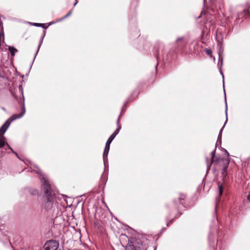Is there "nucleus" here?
<instances>
[{
	"label": "nucleus",
	"instance_id": "obj_18",
	"mask_svg": "<svg viewBox=\"0 0 250 250\" xmlns=\"http://www.w3.org/2000/svg\"><path fill=\"white\" fill-rule=\"evenodd\" d=\"M206 53L209 55H211L212 54V51L210 49H206L205 50Z\"/></svg>",
	"mask_w": 250,
	"mask_h": 250
},
{
	"label": "nucleus",
	"instance_id": "obj_1",
	"mask_svg": "<svg viewBox=\"0 0 250 250\" xmlns=\"http://www.w3.org/2000/svg\"><path fill=\"white\" fill-rule=\"evenodd\" d=\"M33 170L41 176L42 187L45 194L43 197L42 207L46 211H52L53 212L56 207V202L51 193V185L46 176L42 173L38 167H36Z\"/></svg>",
	"mask_w": 250,
	"mask_h": 250
},
{
	"label": "nucleus",
	"instance_id": "obj_3",
	"mask_svg": "<svg viewBox=\"0 0 250 250\" xmlns=\"http://www.w3.org/2000/svg\"><path fill=\"white\" fill-rule=\"evenodd\" d=\"M21 110L22 111L20 114L13 115L11 117V120L9 122V120H8L0 128V138L2 137L3 134L6 132L11 122L16 119H20L23 116L25 113V108L24 104L22 107Z\"/></svg>",
	"mask_w": 250,
	"mask_h": 250
},
{
	"label": "nucleus",
	"instance_id": "obj_24",
	"mask_svg": "<svg viewBox=\"0 0 250 250\" xmlns=\"http://www.w3.org/2000/svg\"><path fill=\"white\" fill-rule=\"evenodd\" d=\"M2 24V23L0 21V26H1Z\"/></svg>",
	"mask_w": 250,
	"mask_h": 250
},
{
	"label": "nucleus",
	"instance_id": "obj_30",
	"mask_svg": "<svg viewBox=\"0 0 250 250\" xmlns=\"http://www.w3.org/2000/svg\"><path fill=\"white\" fill-rule=\"evenodd\" d=\"M2 35L3 36L4 35V33L2 32Z\"/></svg>",
	"mask_w": 250,
	"mask_h": 250
},
{
	"label": "nucleus",
	"instance_id": "obj_31",
	"mask_svg": "<svg viewBox=\"0 0 250 250\" xmlns=\"http://www.w3.org/2000/svg\"><path fill=\"white\" fill-rule=\"evenodd\" d=\"M204 0V1H205L206 0Z\"/></svg>",
	"mask_w": 250,
	"mask_h": 250
},
{
	"label": "nucleus",
	"instance_id": "obj_4",
	"mask_svg": "<svg viewBox=\"0 0 250 250\" xmlns=\"http://www.w3.org/2000/svg\"><path fill=\"white\" fill-rule=\"evenodd\" d=\"M218 234V231L216 229L212 230L208 235V241L209 245L214 248L215 246L217 244V235Z\"/></svg>",
	"mask_w": 250,
	"mask_h": 250
},
{
	"label": "nucleus",
	"instance_id": "obj_20",
	"mask_svg": "<svg viewBox=\"0 0 250 250\" xmlns=\"http://www.w3.org/2000/svg\"><path fill=\"white\" fill-rule=\"evenodd\" d=\"M156 55L157 58H158L159 57V55H160L159 53V52H157Z\"/></svg>",
	"mask_w": 250,
	"mask_h": 250
},
{
	"label": "nucleus",
	"instance_id": "obj_5",
	"mask_svg": "<svg viewBox=\"0 0 250 250\" xmlns=\"http://www.w3.org/2000/svg\"><path fill=\"white\" fill-rule=\"evenodd\" d=\"M59 244L56 241L50 240L46 242L43 247L46 250H57Z\"/></svg>",
	"mask_w": 250,
	"mask_h": 250
},
{
	"label": "nucleus",
	"instance_id": "obj_8",
	"mask_svg": "<svg viewBox=\"0 0 250 250\" xmlns=\"http://www.w3.org/2000/svg\"><path fill=\"white\" fill-rule=\"evenodd\" d=\"M185 195L184 194H180L178 200H174V203L177 208H180V206H183L184 203Z\"/></svg>",
	"mask_w": 250,
	"mask_h": 250
},
{
	"label": "nucleus",
	"instance_id": "obj_22",
	"mask_svg": "<svg viewBox=\"0 0 250 250\" xmlns=\"http://www.w3.org/2000/svg\"><path fill=\"white\" fill-rule=\"evenodd\" d=\"M248 199L250 201V194H249L248 196Z\"/></svg>",
	"mask_w": 250,
	"mask_h": 250
},
{
	"label": "nucleus",
	"instance_id": "obj_10",
	"mask_svg": "<svg viewBox=\"0 0 250 250\" xmlns=\"http://www.w3.org/2000/svg\"><path fill=\"white\" fill-rule=\"evenodd\" d=\"M119 118H118L117 122V125L118 127L116 129V130L113 132V133L110 136V137L111 138V139H110V140L109 142H110L111 140H113V139L115 138L116 135L119 133V132L121 128V126L119 124Z\"/></svg>",
	"mask_w": 250,
	"mask_h": 250
},
{
	"label": "nucleus",
	"instance_id": "obj_11",
	"mask_svg": "<svg viewBox=\"0 0 250 250\" xmlns=\"http://www.w3.org/2000/svg\"><path fill=\"white\" fill-rule=\"evenodd\" d=\"M45 33H46V31L45 30H44L43 31V34H42V36L41 37V39H40V42H39V46H38V49H37V52H36V53L35 54V57H36V56L37 55L38 51H39V50L40 49V46H41L42 43V42H43V39H44V37L45 35Z\"/></svg>",
	"mask_w": 250,
	"mask_h": 250
},
{
	"label": "nucleus",
	"instance_id": "obj_7",
	"mask_svg": "<svg viewBox=\"0 0 250 250\" xmlns=\"http://www.w3.org/2000/svg\"><path fill=\"white\" fill-rule=\"evenodd\" d=\"M223 86L224 87V83L223 84ZM224 94H225V104H226V110H225V112H226V121L225 122V124L223 125V126L222 127V128L220 129V132H219V135H218V141H219V140H221V137H222V131L227 122V121H228V116H227V100H226V93H225V89L224 88Z\"/></svg>",
	"mask_w": 250,
	"mask_h": 250
},
{
	"label": "nucleus",
	"instance_id": "obj_21",
	"mask_svg": "<svg viewBox=\"0 0 250 250\" xmlns=\"http://www.w3.org/2000/svg\"><path fill=\"white\" fill-rule=\"evenodd\" d=\"M244 12H245V14H247L248 13V11L247 10H244Z\"/></svg>",
	"mask_w": 250,
	"mask_h": 250
},
{
	"label": "nucleus",
	"instance_id": "obj_9",
	"mask_svg": "<svg viewBox=\"0 0 250 250\" xmlns=\"http://www.w3.org/2000/svg\"><path fill=\"white\" fill-rule=\"evenodd\" d=\"M5 145H6V147L5 148L6 150H7V148L10 149L11 150V151L14 154H15L18 158H19L17 153L15 151H14L13 150V149L10 147V146L8 144H7V143L5 144V141L4 140L3 138H0V148L3 147V146H5Z\"/></svg>",
	"mask_w": 250,
	"mask_h": 250
},
{
	"label": "nucleus",
	"instance_id": "obj_19",
	"mask_svg": "<svg viewBox=\"0 0 250 250\" xmlns=\"http://www.w3.org/2000/svg\"><path fill=\"white\" fill-rule=\"evenodd\" d=\"M38 193V191L37 190H34V191L32 192V194L33 195H36Z\"/></svg>",
	"mask_w": 250,
	"mask_h": 250
},
{
	"label": "nucleus",
	"instance_id": "obj_28",
	"mask_svg": "<svg viewBox=\"0 0 250 250\" xmlns=\"http://www.w3.org/2000/svg\"><path fill=\"white\" fill-rule=\"evenodd\" d=\"M77 3V2H76L74 3V6H75V5H76Z\"/></svg>",
	"mask_w": 250,
	"mask_h": 250
},
{
	"label": "nucleus",
	"instance_id": "obj_26",
	"mask_svg": "<svg viewBox=\"0 0 250 250\" xmlns=\"http://www.w3.org/2000/svg\"><path fill=\"white\" fill-rule=\"evenodd\" d=\"M222 63H223V62H222V60L221 62V65H222Z\"/></svg>",
	"mask_w": 250,
	"mask_h": 250
},
{
	"label": "nucleus",
	"instance_id": "obj_23",
	"mask_svg": "<svg viewBox=\"0 0 250 250\" xmlns=\"http://www.w3.org/2000/svg\"><path fill=\"white\" fill-rule=\"evenodd\" d=\"M220 73H221V74L222 75V76L223 78H224V75H223V74L221 70H220Z\"/></svg>",
	"mask_w": 250,
	"mask_h": 250
},
{
	"label": "nucleus",
	"instance_id": "obj_25",
	"mask_svg": "<svg viewBox=\"0 0 250 250\" xmlns=\"http://www.w3.org/2000/svg\"><path fill=\"white\" fill-rule=\"evenodd\" d=\"M41 250H45V249H44V247H43V248H42V249H41Z\"/></svg>",
	"mask_w": 250,
	"mask_h": 250
},
{
	"label": "nucleus",
	"instance_id": "obj_2",
	"mask_svg": "<svg viewBox=\"0 0 250 250\" xmlns=\"http://www.w3.org/2000/svg\"><path fill=\"white\" fill-rule=\"evenodd\" d=\"M216 149H215L211 152V159L210 163H209V160L208 158H206V162L207 165V171H208L210 168L211 164H217L221 162L223 166V171L222 174L224 175V173L227 169L229 161L228 159H220L216 157L215 156Z\"/></svg>",
	"mask_w": 250,
	"mask_h": 250
},
{
	"label": "nucleus",
	"instance_id": "obj_27",
	"mask_svg": "<svg viewBox=\"0 0 250 250\" xmlns=\"http://www.w3.org/2000/svg\"><path fill=\"white\" fill-rule=\"evenodd\" d=\"M226 152H227V154H228V156H229V153L227 152V150H226Z\"/></svg>",
	"mask_w": 250,
	"mask_h": 250
},
{
	"label": "nucleus",
	"instance_id": "obj_6",
	"mask_svg": "<svg viewBox=\"0 0 250 250\" xmlns=\"http://www.w3.org/2000/svg\"><path fill=\"white\" fill-rule=\"evenodd\" d=\"M110 139H111V138L109 137V138H108V139L107 140V141L106 143L105 148H104V151L103 153V161H104V166L105 165V158L107 157V155H108V152L109 151L110 145H111V143L112 141H113V140H111V141L109 142V141H110Z\"/></svg>",
	"mask_w": 250,
	"mask_h": 250
},
{
	"label": "nucleus",
	"instance_id": "obj_17",
	"mask_svg": "<svg viewBox=\"0 0 250 250\" xmlns=\"http://www.w3.org/2000/svg\"><path fill=\"white\" fill-rule=\"evenodd\" d=\"M72 11H73V10H71L66 15H65L63 17H62L61 20L65 19L67 18V17H69L72 14Z\"/></svg>",
	"mask_w": 250,
	"mask_h": 250
},
{
	"label": "nucleus",
	"instance_id": "obj_29",
	"mask_svg": "<svg viewBox=\"0 0 250 250\" xmlns=\"http://www.w3.org/2000/svg\"><path fill=\"white\" fill-rule=\"evenodd\" d=\"M216 207H217V205H216V207H215V211H216V210H217Z\"/></svg>",
	"mask_w": 250,
	"mask_h": 250
},
{
	"label": "nucleus",
	"instance_id": "obj_12",
	"mask_svg": "<svg viewBox=\"0 0 250 250\" xmlns=\"http://www.w3.org/2000/svg\"><path fill=\"white\" fill-rule=\"evenodd\" d=\"M8 50L10 52L12 57H14L15 54L18 52V50L13 46H9L8 47Z\"/></svg>",
	"mask_w": 250,
	"mask_h": 250
},
{
	"label": "nucleus",
	"instance_id": "obj_14",
	"mask_svg": "<svg viewBox=\"0 0 250 250\" xmlns=\"http://www.w3.org/2000/svg\"><path fill=\"white\" fill-rule=\"evenodd\" d=\"M176 42L177 43H178L180 42H183L184 44H186L187 43V42L185 41V38L184 37H181L178 38L177 39Z\"/></svg>",
	"mask_w": 250,
	"mask_h": 250
},
{
	"label": "nucleus",
	"instance_id": "obj_15",
	"mask_svg": "<svg viewBox=\"0 0 250 250\" xmlns=\"http://www.w3.org/2000/svg\"><path fill=\"white\" fill-rule=\"evenodd\" d=\"M33 25L37 27H42L45 29L47 27V26H45V24L43 23H34Z\"/></svg>",
	"mask_w": 250,
	"mask_h": 250
},
{
	"label": "nucleus",
	"instance_id": "obj_16",
	"mask_svg": "<svg viewBox=\"0 0 250 250\" xmlns=\"http://www.w3.org/2000/svg\"><path fill=\"white\" fill-rule=\"evenodd\" d=\"M125 250H136V249L132 245H128L126 246Z\"/></svg>",
	"mask_w": 250,
	"mask_h": 250
},
{
	"label": "nucleus",
	"instance_id": "obj_13",
	"mask_svg": "<svg viewBox=\"0 0 250 250\" xmlns=\"http://www.w3.org/2000/svg\"><path fill=\"white\" fill-rule=\"evenodd\" d=\"M218 187L219 189V195L221 196L222 195L223 191V186L222 184H221L220 182L218 184Z\"/></svg>",
	"mask_w": 250,
	"mask_h": 250
}]
</instances>
